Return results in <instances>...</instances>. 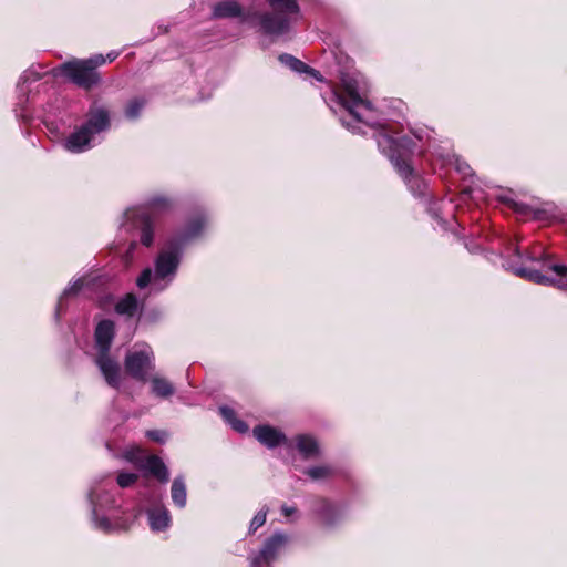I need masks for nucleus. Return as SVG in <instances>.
<instances>
[{"label":"nucleus","mask_w":567,"mask_h":567,"mask_svg":"<svg viewBox=\"0 0 567 567\" xmlns=\"http://www.w3.org/2000/svg\"><path fill=\"white\" fill-rule=\"evenodd\" d=\"M501 200L511 207L520 217H532L533 207L516 200L511 195L501 196Z\"/></svg>","instance_id":"28"},{"label":"nucleus","mask_w":567,"mask_h":567,"mask_svg":"<svg viewBox=\"0 0 567 567\" xmlns=\"http://www.w3.org/2000/svg\"><path fill=\"white\" fill-rule=\"evenodd\" d=\"M95 363L111 388H117L121 381V365L116 359L111 357L110 352H97Z\"/></svg>","instance_id":"16"},{"label":"nucleus","mask_w":567,"mask_h":567,"mask_svg":"<svg viewBox=\"0 0 567 567\" xmlns=\"http://www.w3.org/2000/svg\"><path fill=\"white\" fill-rule=\"evenodd\" d=\"M145 105H146V100L144 97L131 99L124 106V110H123L124 117L130 122L137 121L141 117Z\"/></svg>","instance_id":"26"},{"label":"nucleus","mask_w":567,"mask_h":567,"mask_svg":"<svg viewBox=\"0 0 567 567\" xmlns=\"http://www.w3.org/2000/svg\"><path fill=\"white\" fill-rule=\"evenodd\" d=\"M532 218L535 220H547L549 218V214L544 208H534L533 207Z\"/></svg>","instance_id":"35"},{"label":"nucleus","mask_w":567,"mask_h":567,"mask_svg":"<svg viewBox=\"0 0 567 567\" xmlns=\"http://www.w3.org/2000/svg\"><path fill=\"white\" fill-rule=\"evenodd\" d=\"M330 110H332L334 113H337V110L334 109L333 105H330Z\"/></svg>","instance_id":"39"},{"label":"nucleus","mask_w":567,"mask_h":567,"mask_svg":"<svg viewBox=\"0 0 567 567\" xmlns=\"http://www.w3.org/2000/svg\"><path fill=\"white\" fill-rule=\"evenodd\" d=\"M268 514V508H261L251 519L249 525V533H255L258 528H260L265 523Z\"/></svg>","instance_id":"30"},{"label":"nucleus","mask_w":567,"mask_h":567,"mask_svg":"<svg viewBox=\"0 0 567 567\" xmlns=\"http://www.w3.org/2000/svg\"><path fill=\"white\" fill-rule=\"evenodd\" d=\"M316 513L320 517L322 524L329 528L338 525L344 517V511L339 505L327 499H320L318 502Z\"/></svg>","instance_id":"19"},{"label":"nucleus","mask_w":567,"mask_h":567,"mask_svg":"<svg viewBox=\"0 0 567 567\" xmlns=\"http://www.w3.org/2000/svg\"><path fill=\"white\" fill-rule=\"evenodd\" d=\"M115 323L111 319H103L97 322L94 330V344L97 352H110L115 338Z\"/></svg>","instance_id":"17"},{"label":"nucleus","mask_w":567,"mask_h":567,"mask_svg":"<svg viewBox=\"0 0 567 567\" xmlns=\"http://www.w3.org/2000/svg\"><path fill=\"white\" fill-rule=\"evenodd\" d=\"M453 165L455 169L464 177L471 176L473 173L468 163L457 155L453 156Z\"/></svg>","instance_id":"31"},{"label":"nucleus","mask_w":567,"mask_h":567,"mask_svg":"<svg viewBox=\"0 0 567 567\" xmlns=\"http://www.w3.org/2000/svg\"><path fill=\"white\" fill-rule=\"evenodd\" d=\"M171 497L173 503L179 507L184 508L187 502V491L186 484L183 476H177L174 478L171 487Z\"/></svg>","instance_id":"24"},{"label":"nucleus","mask_w":567,"mask_h":567,"mask_svg":"<svg viewBox=\"0 0 567 567\" xmlns=\"http://www.w3.org/2000/svg\"><path fill=\"white\" fill-rule=\"evenodd\" d=\"M443 202L431 200L427 203L426 210L432 216V218L436 219L442 227H444V220L440 216V209Z\"/></svg>","instance_id":"33"},{"label":"nucleus","mask_w":567,"mask_h":567,"mask_svg":"<svg viewBox=\"0 0 567 567\" xmlns=\"http://www.w3.org/2000/svg\"><path fill=\"white\" fill-rule=\"evenodd\" d=\"M93 284L94 277L91 274H84L78 278L71 279L58 298L54 308V320L56 322L61 320L62 316L66 312L70 299L78 297L85 288H89Z\"/></svg>","instance_id":"14"},{"label":"nucleus","mask_w":567,"mask_h":567,"mask_svg":"<svg viewBox=\"0 0 567 567\" xmlns=\"http://www.w3.org/2000/svg\"><path fill=\"white\" fill-rule=\"evenodd\" d=\"M155 396L156 400L158 401H163V400H169L172 394H174V392H166V391H163V392H152Z\"/></svg>","instance_id":"36"},{"label":"nucleus","mask_w":567,"mask_h":567,"mask_svg":"<svg viewBox=\"0 0 567 567\" xmlns=\"http://www.w3.org/2000/svg\"><path fill=\"white\" fill-rule=\"evenodd\" d=\"M219 413L225 422L228 423L234 431L240 434L248 432L249 427L247 423L240 419H237L236 413L231 408L223 405L219 408Z\"/></svg>","instance_id":"25"},{"label":"nucleus","mask_w":567,"mask_h":567,"mask_svg":"<svg viewBox=\"0 0 567 567\" xmlns=\"http://www.w3.org/2000/svg\"><path fill=\"white\" fill-rule=\"evenodd\" d=\"M333 473H334V470L330 465H317V466H311L306 470V474L312 481L326 480V478L332 476Z\"/></svg>","instance_id":"29"},{"label":"nucleus","mask_w":567,"mask_h":567,"mask_svg":"<svg viewBox=\"0 0 567 567\" xmlns=\"http://www.w3.org/2000/svg\"><path fill=\"white\" fill-rule=\"evenodd\" d=\"M289 537L282 532H276L272 536L265 540L259 554L251 559V566L257 567L262 561L271 563L288 545Z\"/></svg>","instance_id":"15"},{"label":"nucleus","mask_w":567,"mask_h":567,"mask_svg":"<svg viewBox=\"0 0 567 567\" xmlns=\"http://www.w3.org/2000/svg\"><path fill=\"white\" fill-rule=\"evenodd\" d=\"M281 512L286 517H290L292 514H295L297 512V509H296V507H292V506L282 505Z\"/></svg>","instance_id":"37"},{"label":"nucleus","mask_w":567,"mask_h":567,"mask_svg":"<svg viewBox=\"0 0 567 567\" xmlns=\"http://www.w3.org/2000/svg\"><path fill=\"white\" fill-rule=\"evenodd\" d=\"M147 517L153 532H163L169 527L171 515L168 509L163 505L147 509Z\"/></svg>","instance_id":"22"},{"label":"nucleus","mask_w":567,"mask_h":567,"mask_svg":"<svg viewBox=\"0 0 567 567\" xmlns=\"http://www.w3.org/2000/svg\"><path fill=\"white\" fill-rule=\"evenodd\" d=\"M209 225V215L203 209H196L192 215H189L183 226V228L176 230L167 238L172 241L176 243L183 249L186 250L187 246L202 238L207 230Z\"/></svg>","instance_id":"11"},{"label":"nucleus","mask_w":567,"mask_h":567,"mask_svg":"<svg viewBox=\"0 0 567 567\" xmlns=\"http://www.w3.org/2000/svg\"><path fill=\"white\" fill-rule=\"evenodd\" d=\"M53 78L52 70L41 71L40 65H32L21 74L17 84L19 102L14 109L18 117L22 118L24 122L31 118V114L27 111L25 104L29 102L30 96H33L35 92L38 93L41 90L47 89Z\"/></svg>","instance_id":"9"},{"label":"nucleus","mask_w":567,"mask_h":567,"mask_svg":"<svg viewBox=\"0 0 567 567\" xmlns=\"http://www.w3.org/2000/svg\"><path fill=\"white\" fill-rule=\"evenodd\" d=\"M270 11H257V25L260 33L270 38L289 34L302 19L298 0H267Z\"/></svg>","instance_id":"5"},{"label":"nucleus","mask_w":567,"mask_h":567,"mask_svg":"<svg viewBox=\"0 0 567 567\" xmlns=\"http://www.w3.org/2000/svg\"><path fill=\"white\" fill-rule=\"evenodd\" d=\"M295 447L302 458L312 460L320 455V445L318 440L309 434H299L293 439Z\"/></svg>","instance_id":"20"},{"label":"nucleus","mask_w":567,"mask_h":567,"mask_svg":"<svg viewBox=\"0 0 567 567\" xmlns=\"http://www.w3.org/2000/svg\"><path fill=\"white\" fill-rule=\"evenodd\" d=\"M125 372L134 380L152 383V390H174L173 384L163 375L153 373L155 370V354L151 346L135 344L127 351L124 359Z\"/></svg>","instance_id":"7"},{"label":"nucleus","mask_w":567,"mask_h":567,"mask_svg":"<svg viewBox=\"0 0 567 567\" xmlns=\"http://www.w3.org/2000/svg\"><path fill=\"white\" fill-rule=\"evenodd\" d=\"M213 17L216 19H238L243 24L254 25L257 21V11L244 9L236 0H221L213 6Z\"/></svg>","instance_id":"13"},{"label":"nucleus","mask_w":567,"mask_h":567,"mask_svg":"<svg viewBox=\"0 0 567 567\" xmlns=\"http://www.w3.org/2000/svg\"><path fill=\"white\" fill-rule=\"evenodd\" d=\"M121 229L130 234L131 241L125 251V260L132 261L138 255L140 245L150 248L155 239V221L141 207L127 208L122 216Z\"/></svg>","instance_id":"6"},{"label":"nucleus","mask_w":567,"mask_h":567,"mask_svg":"<svg viewBox=\"0 0 567 567\" xmlns=\"http://www.w3.org/2000/svg\"><path fill=\"white\" fill-rule=\"evenodd\" d=\"M516 261L508 258L504 259L502 266L512 271L517 277L528 281L555 287L559 290H567V266L546 264V256L536 251H522L514 249Z\"/></svg>","instance_id":"3"},{"label":"nucleus","mask_w":567,"mask_h":567,"mask_svg":"<svg viewBox=\"0 0 567 567\" xmlns=\"http://www.w3.org/2000/svg\"><path fill=\"white\" fill-rule=\"evenodd\" d=\"M115 312L127 318L135 317L142 310V303L135 293H126L115 303Z\"/></svg>","instance_id":"23"},{"label":"nucleus","mask_w":567,"mask_h":567,"mask_svg":"<svg viewBox=\"0 0 567 567\" xmlns=\"http://www.w3.org/2000/svg\"><path fill=\"white\" fill-rule=\"evenodd\" d=\"M120 55V51L112 50L104 58L105 62H113Z\"/></svg>","instance_id":"38"},{"label":"nucleus","mask_w":567,"mask_h":567,"mask_svg":"<svg viewBox=\"0 0 567 567\" xmlns=\"http://www.w3.org/2000/svg\"><path fill=\"white\" fill-rule=\"evenodd\" d=\"M111 105L94 97L83 114L82 122L62 141L63 148L71 154H82L99 146L112 128Z\"/></svg>","instance_id":"2"},{"label":"nucleus","mask_w":567,"mask_h":567,"mask_svg":"<svg viewBox=\"0 0 567 567\" xmlns=\"http://www.w3.org/2000/svg\"><path fill=\"white\" fill-rule=\"evenodd\" d=\"M137 477L138 476L135 473L122 472L117 475L116 481L120 487L125 488L132 486L136 482Z\"/></svg>","instance_id":"32"},{"label":"nucleus","mask_w":567,"mask_h":567,"mask_svg":"<svg viewBox=\"0 0 567 567\" xmlns=\"http://www.w3.org/2000/svg\"><path fill=\"white\" fill-rule=\"evenodd\" d=\"M105 63L103 54H94L89 59H73L52 69L53 76H64L84 90L97 86L102 79L97 68Z\"/></svg>","instance_id":"8"},{"label":"nucleus","mask_w":567,"mask_h":567,"mask_svg":"<svg viewBox=\"0 0 567 567\" xmlns=\"http://www.w3.org/2000/svg\"><path fill=\"white\" fill-rule=\"evenodd\" d=\"M146 205L151 209L164 213L174 208V200L165 195H154L147 199Z\"/></svg>","instance_id":"27"},{"label":"nucleus","mask_w":567,"mask_h":567,"mask_svg":"<svg viewBox=\"0 0 567 567\" xmlns=\"http://www.w3.org/2000/svg\"><path fill=\"white\" fill-rule=\"evenodd\" d=\"M89 501L92 506V520L95 528L104 533L112 532L114 526L103 513L116 507L114 496L104 485L99 484L90 489Z\"/></svg>","instance_id":"10"},{"label":"nucleus","mask_w":567,"mask_h":567,"mask_svg":"<svg viewBox=\"0 0 567 567\" xmlns=\"http://www.w3.org/2000/svg\"><path fill=\"white\" fill-rule=\"evenodd\" d=\"M184 254L185 249L166 238L154 258L153 268L142 270L136 279V286L140 289L150 287L153 293L165 291L176 279Z\"/></svg>","instance_id":"4"},{"label":"nucleus","mask_w":567,"mask_h":567,"mask_svg":"<svg viewBox=\"0 0 567 567\" xmlns=\"http://www.w3.org/2000/svg\"><path fill=\"white\" fill-rule=\"evenodd\" d=\"M146 436L157 443L164 444L169 437V433L165 430H150L146 432Z\"/></svg>","instance_id":"34"},{"label":"nucleus","mask_w":567,"mask_h":567,"mask_svg":"<svg viewBox=\"0 0 567 567\" xmlns=\"http://www.w3.org/2000/svg\"><path fill=\"white\" fill-rule=\"evenodd\" d=\"M256 440L267 449H275L287 442L286 435L270 425H257L252 430Z\"/></svg>","instance_id":"18"},{"label":"nucleus","mask_w":567,"mask_h":567,"mask_svg":"<svg viewBox=\"0 0 567 567\" xmlns=\"http://www.w3.org/2000/svg\"><path fill=\"white\" fill-rule=\"evenodd\" d=\"M278 60L280 63L289 68L291 71L299 73V74H309L312 78H315L317 81H322V75L319 71L315 70L313 68L309 66L301 60L297 59L296 56L289 54V53H282L278 56Z\"/></svg>","instance_id":"21"},{"label":"nucleus","mask_w":567,"mask_h":567,"mask_svg":"<svg viewBox=\"0 0 567 567\" xmlns=\"http://www.w3.org/2000/svg\"><path fill=\"white\" fill-rule=\"evenodd\" d=\"M124 457L130 462L138 464L143 470L155 476L161 483L168 482L169 472L161 457L156 455L144 457L143 451L138 447L126 450Z\"/></svg>","instance_id":"12"},{"label":"nucleus","mask_w":567,"mask_h":567,"mask_svg":"<svg viewBox=\"0 0 567 567\" xmlns=\"http://www.w3.org/2000/svg\"><path fill=\"white\" fill-rule=\"evenodd\" d=\"M331 102L347 112V117L341 115L340 122L348 131L364 134L361 125L375 130L373 136L379 151L389 158L411 194L425 199L427 185L410 163L416 147L415 142L408 135L394 134L382 124L379 112L370 101L359 94L357 84L351 79H342V87L332 92Z\"/></svg>","instance_id":"1"}]
</instances>
